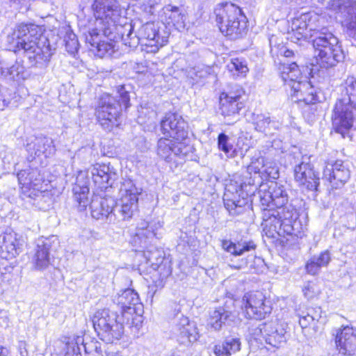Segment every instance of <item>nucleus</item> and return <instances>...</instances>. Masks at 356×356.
<instances>
[{
  "mask_svg": "<svg viewBox=\"0 0 356 356\" xmlns=\"http://www.w3.org/2000/svg\"><path fill=\"white\" fill-rule=\"evenodd\" d=\"M256 195L264 207L262 225L268 237L302 236V225L298 219L300 208L296 204L298 200L288 203V193L283 185L270 181L265 191L258 188Z\"/></svg>",
  "mask_w": 356,
  "mask_h": 356,
  "instance_id": "nucleus-1",
  "label": "nucleus"
},
{
  "mask_svg": "<svg viewBox=\"0 0 356 356\" xmlns=\"http://www.w3.org/2000/svg\"><path fill=\"white\" fill-rule=\"evenodd\" d=\"M270 45V53L273 56H281L285 58H293L288 63L283 62L278 58V63L275 60V63L279 64L278 70L280 77L286 89H289V94L291 101L293 102H303L306 104H314L320 102L318 92L309 81L307 76H304L298 65L299 54L289 49L282 44L277 46L272 45V39L269 40Z\"/></svg>",
  "mask_w": 356,
  "mask_h": 356,
  "instance_id": "nucleus-2",
  "label": "nucleus"
},
{
  "mask_svg": "<svg viewBox=\"0 0 356 356\" xmlns=\"http://www.w3.org/2000/svg\"><path fill=\"white\" fill-rule=\"evenodd\" d=\"M8 42L15 48V51H24L28 67H47L55 49L51 47L49 39L42 34V29L34 24H19Z\"/></svg>",
  "mask_w": 356,
  "mask_h": 356,
  "instance_id": "nucleus-3",
  "label": "nucleus"
},
{
  "mask_svg": "<svg viewBox=\"0 0 356 356\" xmlns=\"http://www.w3.org/2000/svg\"><path fill=\"white\" fill-rule=\"evenodd\" d=\"M341 93L332 113V126L343 138L350 137V131L356 129V78L348 76L341 84Z\"/></svg>",
  "mask_w": 356,
  "mask_h": 356,
  "instance_id": "nucleus-4",
  "label": "nucleus"
},
{
  "mask_svg": "<svg viewBox=\"0 0 356 356\" xmlns=\"http://www.w3.org/2000/svg\"><path fill=\"white\" fill-rule=\"evenodd\" d=\"M310 41L314 49L316 64L321 68H332L344 60L341 43L334 34L327 17L325 22L311 35Z\"/></svg>",
  "mask_w": 356,
  "mask_h": 356,
  "instance_id": "nucleus-5",
  "label": "nucleus"
},
{
  "mask_svg": "<svg viewBox=\"0 0 356 356\" xmlns=\"http://www.w3.org/2000/svg\"><path fill=\"white\" fill-rule=\"evenodd\" d=\"M90 173L94 184L102 191L112 187L118 179L116 170L110 164H99L93 165L88 171L79 172L72 192L74 199L78 203L80 210H83L88 204L89 177Z\"/></svg>",
  "mask_w": 356,
  "mask_h": 356,
  "instance_id": "nucleus-6",
  "label": "nucleus"
},
{
  "mask_svg": "<svg viewBox=\"0 0 356 356\" xmlns=\"http://www.w3.org/2000/svg\"><path fill=\"white\" fill-rule=\"evenodd\" d=\"M130 106L129 92L124 86H120L115 96L109 94L102 95L96 108V116L102 127L106 131H111L113 127L120 124V119L122 106L127 109Z\"/></svg>",
  "mask_w": 356,
  "mask_h": 356,
  "instance_id": "nucleus-7",
  "label": "nucleus"
},
{
  "mask_svg": "<svg viewBox=\"0 0 356 356\" xmlns=\"http://www.w3.org/2000/svg\"><path fill=\"white\" fill-rule=\"evenodd\" d=\"M250 339L248 340L249 348L251 352L259 350L261 354L266 351L273 352L266 345H268L272 348H279L286 341V330L284 327H272L261 323L255 322L251 324V322H246Z\"/></svg>",
  "mask_w": 356,
  "mask_h": 356,
  "instance_id": "nucleus-8",
  "label": "nucleus"
},
{
  "mask_svg": "<svg viewBox=\"0 0 356 356\" xmlns=\"http://www.w3.org/2000/svg\"><path fill=\"white\" fill-rule=\"evenodd\" d=\"M264 159L260 152L251 158L250 163L246 166V205L250 202V209H252L253 198L257 196L258 188L265 191L270 179H277L279 177V170L275 166H266L264 163Z\"/></svg>",
  "mask_w": 356,
  "mask_h": 356,
  "instance_id": "nucleus-9",
  "label": "nucleus"
},
{
  "mask_svg": "<svg viewBox=\"0 0 356 356\" xmlns=\"http://www.w3.org/2000/svg\"><path fill=\"white\" fill-rule=\"evenodd\" d=\"M92 323L98 337L107 343L120 340L124 334V325L117 312L108 309L97 311Z\"/></svg>",
  "mask_w": 356,
  "mask_h": 356,
  "instance_id": "nucleus-10",
  "label": "nucleus"
},
{
  "mask_svg": "<svg viewBox=\"0 0 356 356\" xmlns=\"http://www.w3.org/2000/svg\"><path fill=\"white\" fill-rule=\"evenodd\" d=\"M195 149L193 145L177 139L165 136L157 141L156 152L158 156L168 163H173L175 166L186 160H195Z\"/></svg>",
  "mask_w": 356,
  "mask_h": 356,
  "instance_id": "nucleus-11",
  "label": "nucleus"
},
{
  "mask_svg": "<svg viewBox=\"0 0 356 356\" xmlns=\"http://www.w3.org/2000/svg\"><path fill=\"white\" fill-rule=\"evenodd\" d=\"M216 22L220 32L226 35L236 37L241 34L244 28L241 27L238 16L243 15L241 8L231 2L218 3L214 8Z\"/></svg>",
  "mask_w": 356,
  "mask_h": 356,
  "instance_id": "nucleus-12",
  "label": "nucleus"
},
{
  "mask_svg": "<svg viewBox=\"0 0 356 356\" xmlns=\"http://www.w3.org/2000/svg\"><path fill=\"white\" fill-rule=\"evenodd\" d=\"M121 197L120 204H115L116 212L114 213L115 221L129 220L133 218L138 208V195L142 188L137 187L131 179H125L120 189Z\"/></svg>",
  "mask_w": 356,
  "mask_h": 356,
  "instance_id": "nucleus-13",
  "label": "nucleus"
},
{
  "mask_svg": "<svg viewBox=\"0 0 356 356\" xmlns=\"http://www.w3.org/2000/svg\"><path fill=\"white\" fill-rule=\"evenodd\" d=\"M330 6L335 11L337 19L346 29L352 45L356 47V1L333 0Z\"/></svg>",
  "mask_w": 356,
  "mask_h": 356,
  "instance_id": "nucleus-14",
  "label": "nucleus"
},
{
  "mask_svg": "<svg viewBox=\"0 0 356 356\" xmlns=\"http://www.w3.org/2000/svg\"><path fill=\"white\" fill-rule=\"evenodd\" d=\"M58 243V239L56 236L41 237L36 241L34 253L31 257L33 270L43 271L51 265L54 259L51 252L56 250Z\"/></svg>",
  "mask_w": 356,
  "mask_h": 356,
  "instance_id": "nucleus-15",
  "label": "nucleus"
},
{
  "mask_svg": "<svg viewBox=\"0 0 356 356\" xmlns=\"http://www.w3.org/2000/svg\"><path fill=\"white\" fill-rule=\"evenodd\" d=\"M92 8L96 18L95 27H99L100 31L109 24L119 21L122 12L118 0H94Z\"/></svg>",
  "mask_w": 356,
  "mask_h": 356,
  "instance_id": "nucleus-16",
  "label": "nucleus"
},
{
  "mask_svg": "<svg viewBox=\"0 0 356 356\" xmlns=\"http://www.w3.org/2000/svg\"><path fill=\"white\" fill-rule=\"evenodd\" d=\"M170 35V31L163 25L159 26V23L147 22L141 26L137 32L138 44L155 47L152 51L158 50L159 47L164 46Z\"/></svg>",
  "mask_w": 356,
  "mask_h": 356,
  "instance_id": "nucleus-17",
  "label": "nucleus"
},
{
  "mask_svg": "<svg viewBox=\"0 0 356 356\" xmlns=\"http://www.w3.org/2000/svg\"><path fill=\"white\" fill-rule=\"evenodd\" d=\"M118 21L113 22L104 28L102 31L104 37L108 40H121L126 46L135 48L138 45L137 33H134V26L131 22H125L123 24H118Z\"/></svg>",
  "mask_w": 356,
  "mask_h": 356,
  "instance_id": "nucleus-18",
  "label": "nucleus"
},
{
  "mask_svg": "<svg viewBox=\"0 0 356 356\" xmlns=\"http://www.w3.org/2000/svg\"><path fill=\"white\" fill-rule=\"evenodd\" d=\"M326 15H318L314 11H309L301 13L298 17H295L291 22V29L298 35V39L308 35L309 39L313 32L325 22Z\"/></svg>",
  "mask_w": 356,
  "mask_h": 356,
  "instance_id": "nucleus-19",
  "label": "nucleus"
},
{
  "mask_svg": "<svg viewBox=\"0 0 356 356\" xmlns=\"http://www.w3.org/2000/svg\"><path fill=\"white\" fill-rule=\"evenodd\" d=\"M160 126L161 131L165 136L186 141L188 126L181 115L175 113H167L161 121Z\"/></svg>",
  "mask_w": 356,
  "mask_h": 356,
  "instance_id": "nucleus-20",
  "label": "nucleus"
},
{
  "mask_svg": "<svg viewBox=\"0 0 356 356\" xmlns=\"http://www.w3.org/2000/svg\"><path fill=\"white\" fill-rule=\"evenodd\" d=\"M272 308L266 304L265 296L260 291H250L246 293V318L256 322L266 318L271 312Z\"/></svg>",
  "mask_w": 356,
  "mask_h": 356,
  "instance_id": "nucleus-21",
  "label": "nucleus"
},
{
  "mask_svg": "<svg viewBox=\"0 0 356 356\" xmlns=\"http://www.w3.org/2000/svg\"><path fill=\"white\" fill-rule=\"evenodd\" d=\"M334 343L339 353L345 356L356 355V327L342 325L333 333Z\"/></svg>",
  "mask_w": 356,
  "mask_h": 356,
  "instance_id": "nucleus-22",
  "label": "nucleus"
},
{
  "mask_svg": "<svg viewBox=\"0 0 356 356\" xmlns=\"http://www.w3.org/2000/svg\"><path fill=\"white\" fill-rule=\"evenodd\" d=\"M295 181L299 186L310 191H317L320 185L319 173L314 170L310 159L293 170Z\"/></svg>",
  "mask_w": 356,
  "mask_h": 356,
  "instance_id": "nucleus-23",
  "label": "nucleus"
},
{
  "mask_svg": "<svg viewBox=\"0 0 356 356\" xmlns=\"http://www.w3.org/2000/svg\"><path fill=\"white\" fill-rule=\"evenodd\" d=\"M24 240L21 235L14 231H6L0 234V257L11 259L22 251Z\"/></svg>",
  "mask_w": 356,
  "mask_h": 356,
  "instance_id": "nucleus-24",
  "label": "nucleus"
},
{
  "mask_svg": "<svg viewBox=\"0 0 356 356\" xmlns=\"http://www.w3.org/2000/svg\"><path fill=\"white\" fill-rule=\"evenodd\" d=\"M350 176L349 169L340 160L328 163L323 172V179L327 181L333 188H340L348 181Z\"/></svg>",
  "mask_w": 356,
  "mask_h": 356,
  "instance_id": "nucleus-25",
  "label": "nucleus"
},
{
  "mask_svg": "<svg viewBox=\"0 0 356 356\" xmlns=\"http://www.w3.org/2000/svg\"><path fill=\"white\" fill-rule=\"evenodd\" d=\"M115 204L116 201L112 197H97L92 200L90 204L91 216L97 220L106 218L110 222H115L114 213L116 212Z\"/></svg>",
  "mask_w": 356,
  "mask_h": 356,
  "instance_id": "nucleus-26",
  "label": "nucleus"
},
{
  "mask_svg": "<svg viewBox=\"0 0 356 356\" xmlns=\"http://www.w3.org/2000/svg\"><path fill=\"white\" fill-rule=\"evenodd\" d=\"M102 32L99 31V27H95L89 31L86 36V43L90 44L91 50L95 52L96 55L100 58L111 56L115 51V42L116 41L102 40L101 39Z\"/></svg>",
  "mask_w": 356,
  "mask_h": 356,
  "instance_id": "nucleus-27",
  "label": "nucleus"
},
{
  "mask_svg": "<svg viewBox=\"0 0 356 356\" xmlns=\"http://www.w3.org/2000/svg\"><path fill=\"white\" fill-rule=\"evenodd\" d=\"M174 335L177 341L185 346H188L197 339V332L193 323L183 315L176 323L174 328Z\"/></svg>",
  "mask_w": 356,
  "mask_h": 356,
  "instance_id": "nucleus-28",
  "label": "nucleus"
},
{
  "mask_svg": "<svg viewBox=\"0 0 356 356\" xmlns=\"http://www.w3.org/2000/svg\"><path fill=\"white\" fill-rule=\"evenodd\" d=\"M257 245L252 241H246V269L250 273L260 274L266 269L264 259L255 252Z\"/></svg>",
  "mask_w": 356,
  "mask_h": 356,
  "instance_id": "nucleus-29",
  "label": "nucleus"
},
{
  "mask_svg": "<svg viewBox=\"0 0 356 356\" xmlns=\"http://www.w3.org/2000/svg\"><path fill=\"white\" fill-rule=\"evenodd\" d=\"M113 301L121 307L122 312H131V310H135L133 306L138 305L140 299L135 290L127 288L121 290L115 297Z\"/></svg>",
  "mask_w": 356,
  "mask_h": 356,
  "instance_id": "nucleus-30",
  "label": "nucleus"
},
{
  "mask_svg": "<svg viewBox=\"0 0 356 356\" xmlns=\"http://www.w3.org/2000/svg\"><path fill=\"white\" fill-rule=\"evenodd\" d=\"M163 20L170 26H173L177 30L185 26L186 16L182 10L179 7L168 5L163 8Z\"/></svg>",
  "mask_w": 356,
  "mask_h": 356,
  "instance_id": "nucleus-31",
  "label": "nucleus"
},
{
  "mask_svg": "<svg viewBox=\"0 0 356 356\" xmlns=\"http://www.w3.org/2000/svg\"><path fill=\"white\" fill-rule=\"evenodd\" d=\"M241 97V95H229L225 92H222L220 96V108L219 111L221 115L224 116H230L236 114L242 108V106H239L238 100ZM242 105V104H240Z\"/></svg>",
  "mask_w": 356,
  "mask_h": 356,
  "instance_id": "nucleus-32",
  "label": "nucleus"
},
{
  "mask_svg": "<svg viewBox=\"0 0 356 356\" xmlns=\"http://www.w3.org/2000/svg\"><path fill=\"white\" fill-rule=\"evenodd\" d=\"M251 126L257 131L264 133L266 135L273 134V130L278 129L279 122L271 120L269 116L264 114L252 113L251 116Z\"/></svg>",
  "mask_w": 356,
  "mask_h": 356,
  "instance_id": "nucleus-33",
  "label": "nucleus"
},
{
  "mask_svg": "<svg viewBox=\"0 0 356 356\" xmlns=\"http://www.w3.org/2000/svg\"><path fill=\"white\" fill-rule=\"evenodd\" d=\"M59 356H78L81 353V347L87 352L86 344L83 343V339L81 337L76 338H65V341L59 342Z\"/></svg>",
  "mask_w": 356,
  "mask_h": 356,
  "instance_id": "nucleus-34",
  "label": "nucleus"
},
{
  "mask_svg": "<svg viewBox=\"0 0 356 356\" xmlns=\"http://www.w3.org/2000/svg\"><path fill=\"white\" fill-rule=\"evenodd\" d=\"M331 260L329 250L322 251L319 254L313 255L306 263V272L312 275H317L321 268L328 265Z\"/></svg>",
  "mask_w": 356,
  "mask_h": 356,
  "instance_id": "nucleus-35",
  "label": "nucleus"
},
{
  "mask_svg": "<svg viewBox=\"0 0 356 356\" xmlns=\"http://www.w3.org/2000/svg\"><path fill=\"white\" fill-rule=\"evenodd\" d=\"M26 66L24 65L23 60L17 59L15 63L10 67H1V76L6 79L19 81L24 79Z\"/></svg>",
  "mask_w": 356,
  "mask_h": 356,
  "instance_id": "nucleus-36",
  "label": "nucleus"
},
{
  "mask_svg": "<svg viewBox=\"0 0 356 356\" xmlns=\"http://www.w3.org/2000/svg\"><path fill=\"white\" fill-rule=\"evenodd\" d=\"M33 145L36 156L44 154L45 156H49L56 151L53 140L46 136L35 138Z\"/></svg>",
  "mask_w": 356,
  "mask_h": 356,
  "instance_id": "nucleus-37",
  "label": "nucleus"
},
{
  "mask_svg": "<svg viewBox=\"0 0 356 356\" xmlns=\"http://www.w3.org/2000/svg\"><path fill=\"white\" fill-rule=\"evenodd\" d=\"M231 313L227 311L223 307H218L210 314L209 319V325L214 329V330H219L221 329L223 324L229 317Z\"/></svg>",
  "mask_w": 356,
  "mask_h": 356,
  "instance_id": "nucleus-38",
  "label": "nucleus"
},
{
  "mask_svg": "<svg viewBox=\"0 0 356 356\" xmlns=\"http://www.w3.org/2000/svg\"><path fill=\"white\" fill-rule=\"evenodd\" d=\"M309 159L310 156L303 154L300 149L296 146L293 147L286 155V164L291 165L293 170L295 167L300 166L303 162Z\"/></svg>",
  "mask_w": 356,
  "mask_h": 356,
  "instance_id": "nucleus-39",
  "label": "nucleus"
},
{
  "mask_svg": "<svg viewBox=\"0 0 356 356\" xmlns=\"http://www.w3.org/2000/svg\"><path fill=\"white\" fill-rule=\"evenodd\" d=\"M241 343L237 339H227L222 346H215L214 354L216 356L230 355L232 352L235 353L240 349Z\"/></svg>",
  "mask_w": 356,
  "mask_h": 356,
  "instance_id": "nucleus-40",
  "label": "nucleus"
},
{
  "mask_svg": "<svg viewBox=\"0 0 356 356\" xmlns=\"http://www.w3.org/2000/svg\"><path fill=\"white\" fill-rule=\"evenodd\" d=\"M66 50L71 55H74L79 50V43L77 36L72 31H67L64 37Z\"/></svg>",
  "mask_w": 356,
  "mask_h": 356,
  "instance_id": "nucleus-41",
  "label": "nucleus"
},
{
  "mask_svg": "<svg viewBox=\"0 0 356 356\" xmlns=\"http://www.w3.org/2000/svg\"><path fill=\"white\" fill-rule=\"evenodd\" d=\"M36 175H39L37 170H32L31 172L22 170L18 172L17 178L19 182L23 185H37L38 183L35 182L37 181Z\"/></svg>",
  "mask_w": 356,
  "mask_h": 356,
  "instance_id": "nucleus-42",
  "label": "nucleus"
},
{
  "mask_svg": "<svg viewBox=\"0 0 356 356\" xmlns=\"http://www.w3.org/2000/svg\"><path fill=\"white\" fill-rule=\"evenodd\" d=\"M11 95L8 90L0 85V111H3L10 104Z\"/></svg>",
  "mask_w": 356,
  "mask_h": 356,
  "instance_id": "nucleus-43",
  "label": "nucleus"
},
{
  "mask_svg": "<svg viewBox=\"0 0 356 356\" xmlns=\"http://www.w3.org/2000/svg\"><path fill=\"white\" fill-rule=\"evenodd\" d=\"M223 248L227 251L231 252L232 254L236 255L242 254L243 251L245 250V245L242 246V248H238L236 244L232 243H228L227 241L223 242Z\"/></svg>",
  "mask_w": 356,
  "mask_h": 356,
  "instance_id": "nucleus-44",
  "label": "nucleus"
},
{
  "mask_svg": "<svg viewBox=\"0 0 356 356\" xmlns=\"http://www.w3.org/2000/svg\"><path fill=\"white\" fill-rule=\"evenodd\" d=\"M228 137L225 134H220L218 136V147L219 148L225 152V153H228L229 152V148L227 144Z\"/></svg>",
  "mask_w": 356,
  "mask_h": 356,
  "instance_id": "nucleus-45",
  "label": "nucleus"
},
{
  "mask_svg": "<svg viewBox=\"0 0 356 356\" xmlns=\"http://www.w3.org/2000/svg\"><path fill=\"white\" fill-rule=\"evenodd\" d=\"M161 0H147V3L144 5V10L146 13L153 15L156 11V8L160 3Z\"/></svg>",
  "mask_w": 356,
  "mask_h": 356,
  "instance_id": "nucleus-46",
  "label": "nucleus"
},
{
  "mask_svg": "<svg viewBox=\"0 0 356 356\" xmlns=\"http://www.w3.org/2000/svg\"><path fill=\"white\" fill-rule=\"evenodd\" d=\"M302 292L305 298L308 299L312 298L315 293L312 283L310 282L305 283L302 289Z\"/></svg>",
  "mask_w": 356,
  "mask_h": 356,
  "instance_id": "nucleus-47",
  "label": "nucleus"
},
{
  "mask_svg": "<svg viewBox=\"0 0 356 356\" xmlns=\"http://www.w3.org/2000/svg\"><path fill=\"white\" fill-rule=\"evenodd\" d=\"M243 62L240 61L238 58L233 59L230 65H228L229 70L232 71L235 70L238 73H243V69L244 67Z\"/></svg>",
  "mask_w": 356,
  "mask_h": 356,
  "instance_id": "nucleus-48",
  "label": "nucleus"
},
{
  "mask_svg": "<svg viewBox=\"0 0 356 356\" xmlns=\"http://www.w3.org/2000/svg\"><path fill=\"white\" fill-rule=\"evenodd\" d=\"M313 322L314 317L312 315H309L308 313L307 315L302 316L299 318V324L302 329L307 327Z\"/></svg>",
  "mask_w": 356,
  "mask_h": 356,
  "instance_id": "nucleus-49",
  "label": "nucleus"
},
{
  "mask_svg": "<svg viewBox=\"0 0 356 356\" xmlns=\"http://www.w3.org/2000/svg\"><path fill=\"white\" fill-rule=\"evenodd\" d=\"M138 235L145 236L147 238H153L156 236V233L154 232L152 226H147L145 229H143L141 233H138Z\"/></svg>",
  "mask_w": 356,
  "mask_h": 356,
  "instance_id": "nucleus-50",
  "label": "nucleus"
},
{
  "mask_svg": "<svg viewBox=\"0 0 356 356\" xmlns=\"http://www.w3.org/2000/svg\"><path fill=\"white\" fill-rule=\"evenodd\" d=\"M307 313L314 317V321H318L321 318L322 309L321 307L311 308L308 309Z\"/></svg>",
  "mask_w": 356,
  "mask_h": 356,
  "instance_id": "nucleus-51",
  "label": "nucleus"
},
{
  "mask_svg": "<svg viewBox=\"0 0 356 356\" xmlns=\"http://www.w3.org/2000/svg\"><path fill=\"white\" fill-rule=\"evenodd\" d=\"M11 6H15L17 8H26L29 5V0H8Z\"/></svg>",
  "mask_w": 356,
  "mask_h": 356,
  "instance_id": "nucleus-52",
  "label": "nucleus"
},
{
  "mask_svg": "<svg viewBox=\"0 0 356 356\" xmlns=\"http://www.w3.org/2000/svg\"><path fill=\"white\" fill-rule=\"evenodd\" d=\"M188 236H187V234L185 233L184 234V235L182 234L181 236H180V241L181 242H179L178 243V246H180V245H183L184 246L185 245V243H188V241L185 240V238H187Z\"/></svg>",
  "mask_w": 356,
  "mask_h": 356,
  "instance_id": "nucleus-53",
  "label": "nucleus"
},
{
  "mask_svg": "<svg viewBox=\"0 0 356 356\" xmlns=\"http://www.w3.org/2000/svg\"><path fill=\"white\" fill-rule=\"evenodd\" d=\"M282 2L285 3L286 4H291L292 3H295L296 5H300L302 2V0H281Z\"/></svg>",
  "mask_w": 356,
  "mask_h": 356,
  "instance_id": "nucleus-54",
  "label": "nucleus"
},
{
  "mask_svg": "<svg viewBox=\"0 0 356 356\" xmlns=\"http://www.w3.org/2000/svg\"><path fill=\"white\" fill-rule=\"evenodd\" d=\"M281 144L282 141L273 140V141L272 142V147H273L274 149H280L282 148L280 145Z\"/></svg>",
  "mask_w": 356,
  "mask_h": 356,
  "instance_id": "nucleus-55",
  "label": "nucleus"
},
{
  "mask_svg": "<svg viewBox=\"0 0 356 356\" xmlns=\"http://www.w3.org/2000/svg\"><path fill=\"white\" fill-rule=\"evenodd\" d=\"M106 356H122V355L119 353H110L107 354Z\"/></svg>",
  "mask_w": 356,
  "mask_h": 356,
  "instance_id": "nucleus-56",
  "label": "nucleus"
},
{
  "mask_svg": "<svg viewBox=\"0 0 356 356\" xmlns=\"http://www.w3.org/2000/svg\"><path fill=\"white\" fill-rule=\"evenodd\" d=\"M4 348L1 346L0 347V356H6L5 353H3Z\"/></svg>",
  "mask_w": 356,
  "mask_h": 356,
  "instance_id": "nucleus-57",
  "label": "nucleus"
},
{
  "mask_svg": "<svg viewBox=\"0 0 356 356\" xmlns=\"http://www.w3.org/2000/svg\"><path fill=\"white\" fill-rule=\"evenodd\" d=\"M95 351H96L97 353H99V351H98V349H99V348H98V347H97V344H96V343H95Z\"/></svg>",
  "mask_w": 356,
  "mask_h": 356,
  "instance_id": "nucleus-58",
  "label": "nucleus"
},
{
  "mask_svg": "<svg viewBox=\"0 0 356 356\" xmlns=\"http://www.w3.org/2000/svg\"><path fill=\"white\" fill-rule=\"evenodd\" d=\"M245 69H246V72H247L248 71V68L247 66L245 67Z\"/></svg>",
  "mask_w": 356,
  "mask_h": 356,
  "instance_id": "nucleus-59",
  "label": "nucleus"
},
{
  "mask_svg": "<svg viewBox=\"0 0 356 356\" xmlns=\"http://www.w3.org/2000/svg\"><path fill=\"white\" fill-rule=\"evenodd\" d=\"M245 22H246V24L248 22V19H247V18H246V19H245Z\"/></svg>",
  "mask_w": 356,
  "mask_h": 356,
  "instance_id": "nucleus-60",
  "label": "nucleus"
}]
</instances>
